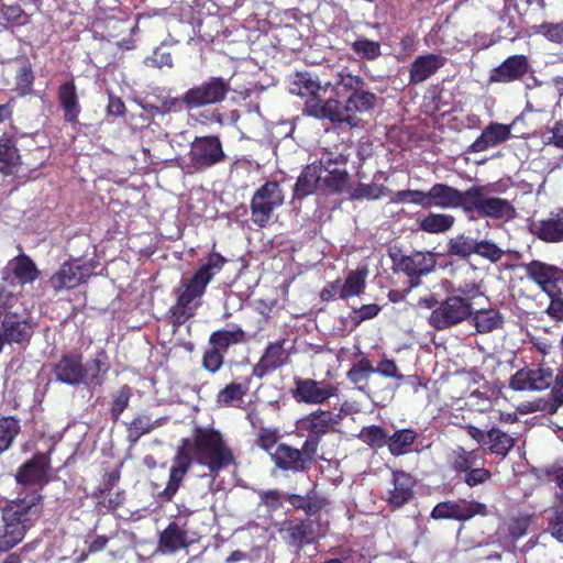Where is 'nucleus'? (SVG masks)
I'll list each match as a JSON object with an SVG mask.
<instances>
[{
    "label": "nucleus",
    "instance_id": "nucleus-55",
    "mask_svg": "<svg viewBox=\"0 0 563 563\" xmlns=\"http://www.w3.org/2000/svg\"><path fill=\"white\" fill-rule=\"evenodd\" d=\"M74 260L76 264L91 267L92 271L88 273V277L100 274L103 271V252L98 249H88L84 256Z\"/></svg>",
    "mask_w": 563,
    "mask_h": 563
},
{
    "label": "nucleus",
    "instance_id": "nucleus-9",
    "mask_svg": "<svg viewBox=\"0 0 563 563\" xmlns=\"http://www.w3.org/2000/svg\"><path fill=\"white\" fill-rule=\"evenodd\" d=\"M485 189V186L478 185L470 187L465 212H476L482 218L495 220H512L516 217L514 205L504 198L486 197Z\"/></svg>",
    "mask_w": 563,
    "mask_h": 563
},
{
    "label": "nucleus",
    "instance_id": "nucleus-30",
    "mask_svg": "<svg viewBox=\"0 0 563 563\" xmlns=\"http://www.w3.org/2000/svg\"><path fill=\"white\" fill-rule=\"evenodd\" d=\"M367 277L368 269L366 267L357 268L347 273L343 284L336 280L331 287L338 292L339 298L349 299L363 292Z\"/></svg>",
    "mask_w": 563,
    "mask_h": 563
},
{
    "label": "nucleus",
    "instance_id": "nucleus-45",
    "mask_svg": "<svg viewBox=\"0 0 563 563\" xmlns=\"http://www.w3.org/2000/svg\"><path fill=\"white\" fill-rule=\"evenodd\" d=\"M109 365L103 354L98 355L91 363L84 368L82 383L86 385H101L103 376L108 372Z\"/></svg>",
    "mask_w": 563,
    "mask_h": 563
},
{
    "label": "nucleus",
    "instance_id": "nucleus-49",
    "mask_svg": "<svg viewBox=\"0 0 563 563\" xmlns=\"http://www.w3.org/2000/svg\"><path fill=\"white\" fill-rule=\"evenodd\" d=\"M375 373L374 367L367 358H362L355 363L347 372L346 376L355 385H358V389L363 390L368 377Z\"/></svg>",
    "mask_w": 563,
    "mask_h": 563
},
{
    "label": "nucleus",
    "instance_id": "nucleus-20",
    "mask_svg": "<svg viewBox=\"0 0 563 563\" xmlns=\"http://www.w3.org/2000/svg\"><path fill=\"white\" fill-rule=\"evenodd\" d=\"M446 58L440 54L428 53L417 56L409 66V84L418 85L434 76L444 65Z\"/></svg>",
    "mask_w": 563,
    "mask_h": 563
},
{
    "label": "nucleus",
    "instance_id": "nucleus-33",
    "mask_svg": "<svg viewBox=\"0 0 563 563\" xmlns=\"http://www.w3.org/2000/svg\"><path fill=\"white\" fill-rule=\"evenodd\" d=\"M552 217L541 220L538 224H533V233L542 241L548 243H558L563 241V209Z\"/></svg>",
    "mask_w": 563,
    "mask_h": 563
},
{
    "label": "nucleus",
    "instance_id": "nucleus-53",
    "mask_svg": "<svg viewBox=\"0 0 563 563\" xmlns=\"http://www.w3.org/2000/svg\"><path fill=\"white\" fill-rule=\"evenodd\" d=\"M533 34L542 35L555 44H563V22H543L532 26Z\"/></svg>",
    "mask_w": 563,
    "mask_h": 563
},
{
    "label": "nucleus",
    "instance_id": "nucleus-51",
    "mask_svg": "<svg viewBox=\"0 0 563 563\" xmlns=\"http://www.w3.org/2000/svg\"><path fill=\"white\" fill-rule=\"evenodd\" d=\"M559 505L551 510L548 531L559 542L563 543V494L558 495Z\"/></svg>",
    "mask_w": 563,
    "mask_h": 563
},
{
    "label": "nucleus",
    "instance_id": "nucleus-37",
    "mask_svg": "<svg viewBox=\"0 0 563 563\" xmlns=\"http://www.w3.org/2000/svg\"><path fill=\"white\" fill-rule=\"evenodd\" d=\"M7 268L22 284L34 282L38 275V271H37L35 264L27 256H25L23 254L16 256L14 260L10 261Z\"/></svg>",
    "mask_w": 563,
    "mask_h": 563
},
{
    "label": "nucleus",
    "instance_id": "nucleus-42",
    "mask_svg": "<svg viewBox=\"0 0 563 563\" xmlns=\"http://www.w3.org/2000/svg\"><path fill=\"white\" fill-rule=\"evenodd\" d=\"M350 161V153L345 150H340L339 146L322 148L321 157L316 163L322 169H329L331 167H346Z\"/></svg>",
    "mask_w": 563,
    "mask_h": 563
},
{
    "label": "nucleus",
    "instance_id": "nucleus-27",
    "mask_svg": "<svg viewBox=\"0 0 563 563\" xmlns=\"http://www.w3.org/2000/svg\"><path fill=\"white\" fill-rule=\"evenodd\" d=\"M2 335H4L7 340L15 343L29 340L33 332L25 313H20L19 308L5 314L2 321Z\"/></svg>",
    "mask_w": 563,
    "mask_h": 563
},
{
    "label": "nucleus",
    "instance_id": "nucleus-48",
    "mask_svg": "<svg viewBox=\"0 0 563 563\" xmlns=\"http://www.w3.org/2000/svg\"><path fill=\"white\" fill-rule=\"evenodd\" d=\"M450 461L456 472L467 473L478 465V455L474 450L466 451L463 448H457L452 452Z\"/></svg>",
    "mask_w": 563,
    "mask_h": 563
},
{
    "label": "nucleus",
    "instance_id": "nucleus-14",
    "mask_svg": "<svg viewBox=\"0 0 563 563\" xmlns=\"http://www.w3.org/2000/svg\"><path fill=\"white\" fill-rule=\"evenodd\" d=\"M335 423L334 415L325 410H317L298 421V428L310 433V438L303 443L306 451L310 449L309 456L314 454L319 438L329 433Z\"/></svg>",
    "mask_w": 563,
    "mask_h": 563
},
{
    "label": "nucleus",
    "instance_id": "nucleus-19",
    "mask_svg": "<svg viewBox=\"0 0 563 563\" xmlns=\"http://www.w3.org/2000/svg\"><path fill=\"white\" fill-rule=\"evenodd\" d=\"M476 515L486 516V506L477 501L467 500L440 503L431 512L433 519H455L459 521L468 520Z\"/></svg>",
    "mask_w": 563,
    "mask_h": 563
},
{
    "label": "nucleus",
    "instance_id": "nucleus-58",
    "mask_svg": "<svg viewBox=\"0 0 563 563\" xmlns=\"http://www.w3.org/2000/svg\"><path fill=\"white\" fill-rule=\"evenodd\" d=\"M358 438L371 446L382 448L387 444V434L378 426L364 427L358 434Z\"/></svg>",
    "mask_w": 563,
    "mask_h": 563
},
{
    "label": "nucleus",
    "instance_id": "nucleus-21",
    "mask_svg": "<svg viewBox=\"0 0 563 563\" xmlns=\"http://www.w3.org/2000/svg\"><path fill=\"white\" fill-rule=\"evenodd\" d=\"M527 274L548 296H553L559 289L558 283L563 280V271L539 261H532L527 265Z\"/></svg>",
    "mask_w": 563,
    "mask_h": 563
},
{
    "label": "nucleus",
    "instance_id": "nucleus-43",
    "mask_svg": "<svg viewBox=\"0 0 563 563\" xmlns=\"http://www.w3.org/2000/svg\"><path fill=\"white\" fill-rule=\"evenodd\" d=\"M417 433L411 429H401L388 437L387 445L394 456L407 453L409 446L415 442Z\"/></svg>",
    "mask_w": 563,
    "mask_h": 563
},
{
    "label": "nucleus",
    "instance_id": "nucleus-8",
    "mask_svg": "<svg viewBox=\"0 0 563 563\" xmlns=\"http://www.w3.org/2000/svg\"><path fill=\"white\" fill-rule=\"evenodd\" d=\"M285 194L276 180H266L253 194L250 202L251 220L254 224L266 227L275 210L283 206Z\"/></svg>",
    "mask_w": 563,
    "mask_h": 563
},
{
    "label": "nucleus",
    "instance_id": "nucleus-4",
    "mask_svg": "<svg viewBox=\"0 0 563 563\" xmlns=\"http://www.w3.org/2000/svg\"><path fill=\"white\" fill-rule=\"evenodd\" d=\"M329 85L327 82L322 86L318 78L309 71H297L290 82V92L303 99V114L317 120L329 121V118L335 114L332 108L336 107L335 98H325Z\"/></svg>",
    "mask_w": 563,
    "mask_h": 563
},
{
    "label": "nucleus",
    "instance_id": "nucleus-1",
    "mask_svg": "<svg viewBox=\"0 0 563 563\" xmlns=\"http://www.w3.org/2000/svg\"><path fill=\"white\" fill-rule=\"evenodd\" d=\"M192 462L207 466L212 478L225 466L233 463L232 451L224 443L220 432L212 428L196 427L192 439H183L173 460L169 479L162 496L170 499L178 490Z\"/></svg>",
    "mask_w": 563,
    "mask_h": 563
},
{
    "label": "nucleus",
    "instance_id": "nucleus-44",
    "mask_svg": "<svg viewBox=\"0 0 563 563\" xmlns=\"http://www.w3.org/2000/svg\"><path fill=\"white\" fill-rule=\"evenodd\" d=\"M472 320L479 333L492 332L503 323L500 313L494 309L479 310L473 316Z\"/></svg>",
    "mask_w": 563,
    "mask_h": 563
},
{
    "label": "nucleus",
    "instance_id": "nucleus-40",
    "mask_svg": "<svg viewBox=\"0 0 563 563\" xmlns=\"http://www.w3.org/2000/svg\"><path fill=\"white\" fill-rule=\"evenodd\" d=\"M167 417H159L153 419L150 416L142 415L136 417L129 427V437L136 441L141 435L146 434L167 422Z\"/></svg>",
    "mask_w": 563,
    "mask_h": 563
},
{
    "label": "nucleus",
    "instance_id": "nucleus-64",
    "mask_svg": "<svg viewBox=\"0 0 563 563\" xmlns=\"http://www.w3.org/2000/svg\"><path fill=\"white\" fill-rule=\"evenodd\" d=\"M256 442L271 454L277 446V431L275 429L261 428Z\"/></svg>",
    "mask_w": 563,
    "mask_h": 563
},
{
    "label": "nucleus",
    "instance_id": "nucleus-47",
    "mask_svg": "<svg viewBox=\"0 0 563 563\" xmlns=\"http://www.w3.org/2000/svg\"><path fill=\"white\" fill-rule=\"evenodd\" d=\"M20 422L13 417L0 418V453L7 451L20 432Z\"/></svg>",
    "mask_w": 563,
    "mask_h": 563
},
{
    "label": "nucleus",
    "instance_id": "nucleus-18",
    "mask_svg": "<svg viewBox=\"0 0 563 563\" xmlns=\"http://www.w3.org/2000/svg\"><path fill=\"white\" fill-rule=\"evenodd\" d=\"M468 194L470 188L462 191L446 184H434L428 191H426L427 208H462L465 211Z\"/></svg>",
    "mask_w": 563,
    "mask_h": 563
},
{
    "label": "nucleus",
    "instance_id": "nucleus-62",
    "mask_svg": "<svg viewBox=\"0 0 563 563\" xmlns=\"http://www.w3.org/2000/svg\"><path fill=\"white\" fill-rule=\"evenodd\" d=\"M455 252L454 254L462 255V256H468L471 254H477L481 255L492 263H495L500 260L503 250L501 249H453Z\"/></svg>",
    "mask_w": 563,
    "mask_h": 563
},
{
    "label": "nucleus",
    "instance_id": "nucleus-25",
    "mask_svg": "<svg viewBox=\"0 0 563 563\" xmlns=\"http://www.w3.org/2000/svg\"><path fill=\"white\" fill-rule=\"evenodd\" d=\"M57 99L64 112V120L73 125L77 124L79 122L81 106L74 78L59 85Z\"/></svg>",
    "mask_w": 563,
    "mask_h": 563
},
{
    "label": "nucleus",
    "instance_id": "nucleus-34",
    "mask_svg": "<svg viewBox=\"0 0 563 563\" xmlns=\"http://www.w3.org/2000/svg\"><path fill=\"white\" fill-rule=\"evenodd\" d=\"M16 482L23 485H36L47 482V462L40 456L23 464L16 473Z\"/></svg>",
    "mask_w": 563,
    "mask_h": 563
},
{
    "label": "nucleus",
    "instance_id": "nucleus-50",
    "mask_svg": "<svg viewBox=\"0 0 563 563\" xmlns=\"http://www.w3.org/2000/svg\"><path fill=\"white\" fill-rule=\"evenodd\" d=\"M244 340V332L242 329L222 330L212 333L210 343L219 349H227L232 344L240 343Z\"/></svg>",
    "mask_w": 563,
    "mask_h": 563
},
{
    "label": "nucleus",
    "instance_id": "nucleus-15",
    "mask_svg": "<svg viewBox=\"0 0 563 563\" xmlns=\"http://www.w3.org/2000/svg\"><path fill=\"white\" fill-rule=\"evenodd\" d=\"M531 70V64L527 55H510L501 64L489 71V84H511L521 81Z\"/></svg>",
    "mask_w": 563,
    "mask_h": 563
},
{
    "label": "nucleus",
    "instance_id": "nucleus-16",
    "mask_svg": "<svg viewBox=\"0 0 563 563\" xmlns=\"http://www.w3.org/2000/svg\"><path fill=\"white\" fill-rule=\"evenodd\" d=\"M554 382L553 371L550 367H526L516 372L510 378V387L517 391L545 390Z\"/></svg>",
    "mask_w": 563,
    "mask_h": 563
},
{
    "label": "nucleus",
    "instance_id": "nucleus-13",
    "mask_svg": "<svg viewBox=\"0 0 563 563\" xmlns=\"http://www.w3.org/2000/svg\"><path fill=\"white\" fill-rule=\"evenodd\" d=\"M390 257L399 269L406 274L422 275L429 273L434 264V255L431 252H422L416 249H390Z\"/></svg>",
    "mask_w": 563,
    "mask_h": 563
},
{
    "label": "nucleus",
    "instance_id": "nucleus-54",
    "mask_svg": "<svg viewBox=\"0 0 563 563\" xmlns=\"http://www.w3.org/2000/svg\"><path fill=\"white\" fill-rule=\"evenodd\" d=\"M335 87L338 88V95L342 90L343 92L354 93L362 88L366 87L365 80L356 75L349 73H339L335 79Z\"/></svg>",
    "mask_w": 563,
    "mask_h": 563
},
{
    "label": "nucleus",
    "instance_id": "nucleus-36",
    "mask_svg": "<svg viewBox=\"0 0 563 563\" xmlns=\"http://www.w3.org/2000/svg\"><path fill=\"white\" fill-rule=\"evenodd\" d=\"M56 379L68 384L78 385L84 379V367L80 358L76 356H64L55 366Z\"/></svg>",
    "mask_w": 563,
    "mask_h": 563
},
{
    "label": "nucleus",
    "instance_id": "nucleus-38",
    "mask_svg": "<svg viewBox=\"0 0 563 563\" xmlns=\"http://www.w3.org/2000/svg\"><path fill=\"white\" fill-rule=\"evenodd\" d=\"M318 523L311 519L302 520L299 523L290 525L287 529L290 543H310L317 537Z\"/></svg>",
    "mask_w": 563,
    "mask_h": 563
},
{
    "label": "nucleus",
    "instance_id": "nucleus-32",
    "mask_svg": "<svg viewBox=\"0 0 563 563\" xmlns=\"http://www.w3.org/2000/svg\"><path fill=\"white\" fill-rule=\"evenodd\" d=\"M21 164L15 140L3 134L0 137V173L5 176L15 175Z\"/></svg>",
    "mask_w": 563,
    "mask_h": 563
},
{
    "label": "nucleus",
    "instance_id": "nucleus-22",
    "mask_svg": "<svg viewBox=\"0 0 563 563\" xmlns=\"http://www.w3.org/2000/svg\"><path fill=\"white\" fill-rule=\"evenodd\" d=\"M322 190L320 166L317 163L306 165L292 187V201H302Z\"/></svg>",
    "mask_w": 563,
    "mask_h": 563
},
{
    "label": "nucleus",
    "instance_id": "nucleus-31",
    "mask_svg": "<svg viewBox=\"0 0 563 563\" xmlns=\"http://www.w3.org/2000/svg\"><path fill=\"white\" fill-rule=\"evenodd\" d=\"M325 173L321 176L322 191L327 195H342L351 189V175L346 167H331L322 169Z\"/></svg>",
    "mask_w": 563,
    "mask_h": 563
},
{
    "label": "nucleus",
    "instance_id": "nucleus-28",
    "mask_svg": "<svg viewBox=\"0 0 563 563\" xmlns=\"http://www.w3.org/2000/svg\"><path fill=\"white\" fill-rule=\"evenodd\" d=\"M310 449L302 451L292 449L285 444H278L276 449L271 452V456L279 468L300 471L303 470L306 463L311 460L309 456Z\"/></svg>",
    "mask_w": 563,
    "mask_h": 563
},
{
    "label": "nucleus",
    "instance_id": "nucleus-2",
    "mask_svg": "<svg viewBox=\"0 0 563 563\" xmlns=\"http://www.w3.org/2000/svg\"><path fill=\"white\" fill-rule=\"evenodd\" d=\"M41 496L32 494L8 505L2 511L3 531L0 533V551L5 552L16 545L25 532L40 519Z\"/></svg>",
    "mask_w": 563,
    "mask_h": 563
},
{
    "label": "nucleus",
    "instance_id": "nucleus-59",
    "mask_svg": "<svg viewBox=\"0 0 563 563\" xmlns=\"http://www.w3.org/2000/svg\"><path fill=\"white\" fill-rule=\"evenodd\" d=\"M393 201L398 203H415L422 208H427L426 191L418 189L399 190L395 194Z\"/></svg>",
    "mask_w": 563,
    "mask_h": 563
},
{
    "label": "nucleus",
    "instance_id": "nucleus-39",
    "mask_svg": "<svg viewBox=\"0 0 563 563\" xmlns=\"http://www.w3.org/2000/svg\"><path fill=\"white\" fill-rule=\"evenodd\" d=\"M533 521V514L518 511L509 516L505 521V527L512 540H519L527 534L528 528Z\"/></svg>",
    "mask_w": 563,
    "mask_h": 563
},
{
    "label": "nucleus",
    "instance_id": "nucleus-10",
    "mask_svg": "<svg viewBox=\"0 0 563 563\" xmlns=\"http://www.w3.org/2000/svg\"><path fill=\"white\" fill-rule=\"evenodd\" d=\"M231 91L230 81L223 77L212 76L184 93L186 110L221 103Z\"/></svg>",
    "mask_w": 563,
    "mask_h": 563
},
{
    "label": "nucleus",
    "instance_id": "nucleus-56",
    "mask_svg": "<svg viewBox=\"0 0 563 563\" xmlns=\"http://www.w3.org/2000/svg\"><path fill=\"white\" fill-rule=\"evenodd\" d=\"M249 389V384L232 383L221 389L218 394V402L221 405H230L235 400L242 399Z\"/></svg>",
    "mask_w": 563,
    "mask_h": 563
},
{
    "label": "nucleus",
    "instance_id": "nucleus-46",
    "mask_svg": "<svg viewBox=\"0 0 563 563\" xmlns=\"http://www.w3.org/2000/svg\"><path fill=\"white\" fill-rule=\"evenodd\" d=\"M487 442L492 453L505 456L515 444V440L499 429L493 428L487 432Z\"/></svg>",
    "mask_w": 563,
    "mask_h": 563
},
{
    "label": "nucleus",
    "instance_id": "nucleus-5",
    "mask_svg": "<svg viewBox=\"0 0 563 563\" xmlns=\"http://www.w3.org/2000/svg\"><path fill=\"white\" fill-rule=\"evenodd\" d=\"M224 258L218 254H210L208 262L200 266L195 275L184 280L178 289L177 308L188 318L192 316L198 306V299L203 295L212 277L221 269Z\"/></svg>",
    "mask_w": 563,
    "mask_h": 563
},
{
    "label": "nucleus",
    "instance_id": "nucleus-26",
    "mask_svg": "<svg viewBox=\"0 0 563 563\" xmlns=\"http://www.w3.org/2000/svg\"><path fill=\"white\" fill-rule=\"evenodd\" d=\"M511 136V125L498 122H490L481 135L470 145L471 153H481L501 144Z\"/></svg>",
    "mask_w": 563,
    "mask_h": 563
},
{
    "label": "nucleus",
    "instance_id": "nucleus-29",
    "mask_svg": "<svg viewBox=\"0 0 563 563\" xmlns=\"http://www.w3.org/2000/svg\"><path fill=\"white\" fill-rule=\"evenodd\" d=\"M415 479L405 472H394L393 489L388 492L387 503L393 508H400L407 504L413 495Z\"/></svg>",
    "mask_w": 563,
    "mask_h": 563
},
{
    "label": "nucleus",
    "instance_id": "nucleus-23",
    "mask_svg": "<svg viewBox=\"0 0 563 563\" xmlns=\"http://www.w3.org/2000/svg\"><path fill=\"white\" fill-rule=\"evenodd\" d=\"M91 271L89 266L76 264L75 260L66 262L52 276V287L56 290L74 288L85 280L88 277V273Z\"/></svg>",
    "mask_w": 563,
    "mask_h": 563
},
{
    "label": "nucleus",
    "instance_id": "nucleus-61",
    "mask_svg": "<svg viewBox=\"0 0 563 563\" xmlns=\"http://www.w3.org/2000/svg\"><path fill=\"white\" fill-rule=\"evenodd\" d=\"M132 390L128 386H122L113 396L111 412L114 419H119L120 415L129 406Z\"/></svg>",
    "mask_w": 563,
    "mask_h": 563
},
{
    "label": "nucleus",
    "instance_id": "nucleus-3",
    "mask_svg": "<svg viewBox=\"0 0 563 563\" xmlns=\"http://www.w3.org/2000/svg\"><path fill=\"white\" fill-rule=\"evenodd\" d=\"M329 85L327 82L322 86L318 78L309 71H297L290 82V92L303 99V114L317 120L329 121V118L335 114L332 108L336 107L335 98H325Z\"/></svg>",
    "mask_w": 563,
    "mask_h": 563
},
{
    "label": "nucleus",
    "instance_id": "nucleus-17",
    "mask_svg": "<svg viewBox=\"0 0 563 563\" xmlns=\"http://www.w3.org/2000/svg\"><path fill=\"white\" fill-rule=\"evenodd\" d=\"M295 386L294 397L308 405H322L338 394L336 386L310 378H296Z\"/></svg>",
    "mask_w": 563,
    "mask_h": 563
},
{
    "label": "nucleus",
    "instance_id": "nucleus-7",
    "mask_svg": "<svg viewBox=\"0 0 563 563\" xmlns=\"http://www.w3.org/2000/svg\"><path fill=\"white\" fill-rule=\"evenodd\" d=\"M377 99V96L365 87L350 93L344 104L336 99V107L332 108L335 114L329 118V121L333 126L357 128L362 122L360 115L369 113L376 107Z\"/></svg>",
    "mask_w": 563,
    "mask_h": 563
},
{
    "label": "nucleus",
    "instance_id": "nucleus-60",
    "mask_svg": "<svg viewBox=\"0 0 563 563\" xmlns=\"http://www.w3.org/2000/svg\"><path fill=\"white\" fill-rule=\"evenodd\" d=\"M3 20L12 25H23L27 21L24 10L19 4L5 5L0 9Z\"/></svg>",
    "mask_w": 563,
    "mask_h": 563
},
{
    "label": "nucleus",
    "instance_id": "nucleus-24",
    "mask_svg": "<svg viewBox=\"0 0 563 563\" xmlns=\"http://www.w3.org/2000/svg\"><path fill=\"white\" fill-rule=\"evenodd\" d=\"M191 544L188 539V532L177 522H170L158 537L156 553L174 554L180 550L187 549Z\"/></svg>",
    "mask_w": 563,
    "mask_h": 563
},
{
    "label": "nucleus",
    "instance_id": "nucleus-63",
    "mask_svg": "<svg viewBox=\"0 0 563 563\" xmlns=\"http://www.w3.org/2000/svg\"><path fill=\"white\" fill-rule=\"evenodd\" d=\"M202 363L203 367L211 373L219 371L223 364V355L219 347L213 345L210 350H207Z\"/></svg>",
    "mask_w": 563,
    "mask_h": 563
},
{
    "label": "nucleus",
    "instance_id": "nucleus-57",
    "mask_svg": "<svg viewBox=\"0 0 563 563\" xmlns=\"http://www.w3.org/2000/svg\"><path fill=\"white\" fill-rule=\"evenodd\" d=\"M35 77L30 64H25L19 69L15 76V91L20 96L30 95L33 90Z\"/></svg>",
    "mask_w": 563,
    "mask_h": 563
},
{
    "label": "nucleus",
    "instance_id": "nucleus-6",
    "mask_svg": "<svg viewBox=\"0 0 563 563\" xmlns=\"http://www.w3.org/2000/svg\"><path fill=\"white\" fill-rule=\"evenodd\" d=\"M224 258L218 254H210L208 262L200 266L195 275L184 280L178 289L177 308L188 318L192 316L198 306V299L203 295L212 277L221 269Z\"/></svg>",
    "mask_w": 563,
    "mask_h": 563
},
{
    "label": "nucleus",
    "instance_id": "nucleus-41",
    "mask_svg": "<svg viewBox=\"0 0 563 563\" xmlns=\"http://www.w3.org/2000/svg\"><path fill=\"white\" fill-rule=\"evenodd\" d=\"M454 217L444 213H430L419 220L420 230L428 233H443L452 228Z\"/></svg>",
    "mask_w": 563,
    "mask_h": 563
},
{
    "label": "nucleus",
    "instance_id": "nucleus-11",
    "mask_svg": "<svg viewBox=\"0 0 563 563\" xmlns=\"http://www.w3.org/2000/svg\"><path fill=\"white\" fill-rule=\"evenodd\" d=\"M189 167L205 172L227 159L222 142L218 135L197 136L188 153Z\"/></svg>",
    "mask_w": 563,
    "mask_h": 563
},
{
    "label": "nucleus",
    "instance_id": "nucleus-35",
    "mask_svg": "<svg viewBox=\"0 0 563 563\" xmlns=\"http://www.w3.org/2000/svg\"><path fill=\"white\" fill-rule=\"evenodd\" d=\"M284 364V347L282 342L271 343L258 363L253 368V375L262 378Z\"/></svg>",
    "mask_w": 563,
    "mask_h": 563
},
{
    "label": "nucleus",
    "instance_id": "nucleus-12",
    "mask_svg": "<svg viewBox=\"0 0 563 563\" xmlns=\"http://www.w3.org/2000/svg\"><path fill=\"white\" fill-rule=\"evenodd\" d=\"M471 316V305L462 296L446 298L430 316V323L437 329H446Z\"/></svg>",
    "mask_w": 563,
    "mask_h": 563
},
{
    "label": "nucleus",
    "instance_id": "nucleus-52",
    "mask_svg": "<svg viewBox=\"0 0 563 563\" xmlns=\"http://www.w3.org/2000/svg\"><path fill=\"white\" fill-rule=\"evenodd\" d=\"M352 49L355 54L365 59H376L380 56V44L366 37H360L352 43Z\"/></svg>",
    "mask_w": 563,
    "mask_h": 563
}]
</instances>
